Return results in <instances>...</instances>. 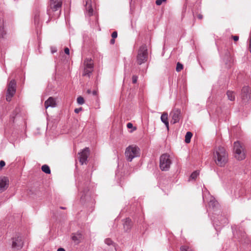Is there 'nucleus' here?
I'll use <instances>...</instances> for the list:
<instances>
[{
  "label": "nucleus",
  "instance_id": "f257e3e1",
  "mask_svg": "<svg viewBox=\"0 0 251 251\" xmlns=\"http://www.w3.org/2000/svg\"><path fill=\"white\" fill-rule=\"evenodd\" d=\"M213 158L217 166L224 167L228 161V153L224 147L219 146L214 150Z\"/></svg>",
  "mask_w": 251,
  "mask_h": 251
},
{
  "label": "nucleus",
  "instance_id": "f03ea898",
  "mask_svg": "<svg viewBox=\"0 0 251 251\" xmlns=\"http://www.w3.org/2000/svg\"><path fill=\"white\" fill-rule=\"evenodd\" d=\"M62 0H50V6L47 9V13L49 16L53 14L55 18L59 17L61 13Z\"/></svg>",
  "mask_w": 251,
  "mask_h": 251
},
{
  "label": "nucleus",
  "instance_id": "7ed1b4c3",
  "mask_svg": "<svg viewBox=\"0 0 251 251\" xmlns=\"http://www.w3.org/2000/svg\"><path fill=\"white\" fill-rule=\"evenodd\" d=\"M125 154L126 160L131 162L133 158L140 156V150L136 145H130L126 148Z\"/></svg>",
  "mask_w": 251,
  "mask_h": 251
},
{
  "label": "nucleus",
  "instance_id": "20e7f679",
  "mask_svg": "<svg viewBox=\"0 0 251 251\" xmlns=\"http://www.w3.org/2000/svg\"><path fill=\"white\" fill-rule=\"evenodd\" d=\"M148 52L147 47L146 45H142L138 50L137 55V62L141 65L147 61Z\"/></svg>",
  "mask_w": 251,
  "mask_h": 251
},
{
  "label": "nucleus",
  "instance_id": "39448f33",
  "mask_svg": "<svg viewBox=\"0 0 251 251\" xmlns=\"http://www.w3.org/2000/svg\"><path fill=\"white\" fill-rule=\"evenodd\" d=\"M234 151L235 157L237 159L242 160L245 158L246 156L244 147L239 142H234Z\"/></svg>",
  "mask_w": 251,
  "mask_h": 251
},
{
  "label": "nucleus",
  "instance_id": "423d86ee",
  "mask_svg": "<svg viewBox=\"0 0 251 251\" xmlns=\"http://www.w3.org/2000/svg\"><path fill=\"white\" fill-rule=\"evenodd\" d=\"M84 69L82 72V76L90 77V74L93 71V62L91 58H86L83 63Z\"/></svg>",
  "mask_w": 251,
  "mask_h": 251
},
{
  "label": "nucleus",
  "instance_id": "0eeeda50",
  "mask_svg": "<svg viewBox=\"0 0 251 251\" xmlns=\"http://www.w3.org/2000/svg\"><path fill=\"white\" fill-rule=\"evenodd\" d=\"M171 160L167 154H162L160 158V168L162 171H167L170 167Z\"/></svg>",
  "mask_w": 251,
  "mask_h": 251
},
{
  "label": "nucleus",
  "instance_id": "6e6552de",
  "mask_svg": "<svg viewBox=\"0 0 251 251\" xmlns=\"http://www.w3.org/2000/svg\"><path fill=\"white\" fill-rule=\"evenodd\" d=\"M16 81L15 79H12L9 83L6 95V100L8 101L11 100L12 97L14 95L16 92Z\"/></svg>",
  "mask_w": 251,
  "mask_h": 251
},
{
  "label": "nucleus",
  "instance_id": "1a4fd4ad",
  "mask_svg": "<svg viewBox=\"0 0 251 251\" xmlns=\"http://www.w3.org/2000/svg\"><path fill=\"white\" fill-rule=\"evenodd\" d=\"M90 151L88 148H85L80 152L78 153V159L81 165L86 164L87 158L90 154Z\"/></svg>",
  "mask_w": 251,
  "mask_h": 251
},
{
  "label": "nucleus",
  "instance_id": "9d476101",
  "mask_svg": "<svg viewBox=\"0 0 251 251\" xmlns=\"http://www.w3.org/2000/svg\"><path fill=\"white\" fill-rule=\"evenodd\" d=\"M24 245V242L22 237L16 236L12 238V247L17 250L21 249Z\"/></svg>",
  "mask_w": 251,
  "mask_h": 251
},
{
  "label": "nucleus",
  "instance_id": "9b49d317",
  "mask_svg": "<svg viewBox=\"0 0 251 251\" xmlns=\"http://www.w3.org/2000/svg\"><path fill=\"white\" fill-rule=\"evenodd\" d=\"M9 186V179L7 177H0V193L3 192Z\"/></svg>",
  "mask_w": 251,
  "mask_h": 251
},
{
  "label": "nucleus",
  "instance_id": "f8f14e48",
  "mask_svg": "<svg viewBox=\"0 0 251 251\" xmlns=\"http://www.w3.org/2000/svg\"><path fill=\"white\" fill-rule=\"evenodd\" d=\"M242 99L245 101H247L251 98V90L248 86H245L242 90Z\"/></svg>",
  "mask_w": 251,
  "mask_h": 251
},
{
  "label": "nucleus",
  "instance_id": "ddd939ff",
  "mask_svg": "<svg viewBox=\"0 0 251 251\" xmlns=\"http://www.w3.org/2000/svg\"><path fill=\"white\" fill-rule=\"evenodd\" d=\"M45 107L47 109L49 107H54L56 106V100L55 98L50 97L45 102Z\"/></svg>",
  "mask_w": 251,
  "mask_h": 251
},
{
  "label": "nucleus",
  "instance_id": "4468645a",
  "mask_svg": "<svg viewBox=\"0 0 251 251\" xmlns=\"http://www.w3.org/2000/svg\"><path fill=\"white\" fill-rule=\"evenodd\" d=\"M133 226L131 220L129 218H126L124 223V229L126 232H128Z\"/></svg>",
  "mask_w": 251,
  "mask_h": 251
},
{
  "label": "nucleus",
  "instance_id": "2eb2a0df",
  "mask_svg": "<svg viewBox=\"0 0 251 251\" xmlns=\"http://www.w3.org/2000/svg\"><path fill=\"white\" fill-rule=\"evenodd\" d=\"M85 8L86 9V15L89 16L93 15V10L92 7L91 0H86Z\"/></svg>",
  "mask_w": 251,
  "mask_h": 251
},
{
  "label": "nucleus",
  "instance_id": "dca6fc26",
  "mask_svg": "<svg viewBox=\"0 0 251 251\" xmlns=\"http://www.w3.org/2000/svg\"><path fill=\"white\" fill-rule=\"evenodd\" d=\"M224 61L225 62L226 67L227 68H229L233 64L234 59L232 56L228 54H227L226 56Z\"/></svg>",
  "mask_w": 251,
  "mask_h": 251
},
{
  "label": "nucleus",
  "instance_id": "f3484780",
  "mask_svg": "<svg viewBox=\"0 0 251 251\" xmlns=\"http://www.w3.org/2000/svg\"><path fill=\"white\" fill-rule=\"evenodd\" d=\"M6 35V31L4 28V21L2 18H0V38H4Z\"/></svg>",
  "mask_w": 251,
  "mask_h": 251
},
{
  "label": "nucleus",
  "instance_id": "a211bd4d",
  "mask_svg": "<svg viewBox=\"0 0 251 251\" xmlns=\"http://www.w3.org/2000/svg\"><path fill=\"white\" fill-rule=\"evenodd\" d=\"M72 240L76 244L79 243L82 239V235L80 233H74L72 236Z\"/></svg>",
  "mask_w": 251,
  "mask_h": 251
},
{
  "label": "nucleus",
  "instance_id": "6ab92c4d",
  "mask_svg": "<svg viewBox=\"0 0 251 251\" xmlns=\"http://www.w3.org/2000/svg\"><path fill=\"white\" fill-rule=\"evenodd\" d=\"M161 121L164 123L167 128L169 129L168 115L166 112H164L161 116Z\"/></svg>",
  "mask_w": 251,
  "mask_h": 251
},
{
  "label": "nucleus",
  "instance_id": "aec40b11",
  "mask_svg": "<svg viewBox=\"0 0 251 251\" xmlns=\"http://www.w3.org/2000/svg\"><path fill=\"white\" fill-rule=\"evenodd\" d=\"M226 95L228 98V99L231 101H234L235 99V95L233 91H227L226 92Z\"/></svg>",
  "mask_w": 251,
  "mask_h": 251
},
{
  "label": "nucleus",
  "instance_id": "412c9836",
  "mask_svg": "<svg viewBox=\"0 0 251 251\" xmlns=\"http://www.w3.org/2000/svg\"><path fill=\"white\" fill-rule=\"evenodd\" d=\"M39 12L36 11L34 14V23L37 26L40 25V19H39Z\"/></svg>",
  "mask_w": 251,
  "mask_h": 251
},
{
  "label": "nucleus",
  "instance_id": "4be33fe9",
  "mask_svg": "<svg viewBox=\"0 0 251 251\" xmlns=\"http://www.w3.org/2000/svg\"><path fill=\"white\" fill-rule=\"evenodd\" d=\"M192 135L193 134L190 131L186 133L185 137V141L186 143H189L190 142Z\"/></svg>",
  "mask_w": 251,
  "mask_h": 251
},
{
  "label": "nucleus",
  "instance_id": "5701e85b",
  "mask_svg": "<svg viewBox=\"0 0 251 251\" xmlns=\"http://www.w3.org/2000/svg\"><path fill=\"white\" fill-rule=\"evenodd\" d=\"M42 171L44 172V173L50 174V167L47 165H44L42 166Z\"/></svg>",
  "mask_w": 251,
  "mask_h": 251
},
{
  "label": "nucleus",
  "instance_id": "b1692460",
  "mask_svg": "<svg viewBox=\"0 0 251 251\" xmlns=\"http://www.w3.org/2000/svg\"><path fill=\"white\" fill-rule=\"evenodd\" d=\"M199 175V171H195L192 173L190 176V179L195 180Z\"/></svg>",
  "mask_w": 251,
  "mask_h": 251
},
{
  "label": "nucleus",
  "instance_id": "393cba45",
  "mask_svg": "<svg viewBox=\"0 0 251 251\" xmlns=\"http://www.w3.org/2000/svg\"><path fill=\"white\" fill-rule=\"evenodd\" d=\"M177 113L176 114H174V117H173V118H174V124L178 122V120H179V115L180 114V111H177Z\"/></svg>",
  "mask_w": 251,
  "mask_h": 251
},
{
  "label": "nucleus",
  "instance_id": "a878e982",
  "mask_svg": "<svg viewBox=\"0 0 251 251\" xmlns=\"http://www.w3.org/2000/svg\"><path fill=\"white\" fill-rule=\"evenodd\" d=\"M126 126L128 128L132 129V130L130 131V132H132L133 131H134L137 129V128L135 126H133V124L131 123H128L127 124Z\"/></svg>",
  "mask_w": 251,
  "mask_h": 251
},
{
  "label": "nucleus",
  "instance_id": "bb28decb",
  "mask_svg": "<svg viewBox=\"0 0 251 251\" xmlns=\"http://www.w3.org/2000/svg\"><path fill=\"white\" fill-rule=\"evenodd\" d=\"M180 250L181 251H194L192 249L186 246H182Z\"/></svg>",
  "mask_w": 251,
  "mask_h": 251
},
{
  "label": "nucleus",
  "instance_id": "cd10ccee",
  "mask_svg": "<svg viewBox=\"0 0 251 251\" xmlns=\"http://www.w3.org/2000/svg\"><path fill=\"white\" fill-rule=\"evenodd\" d=\"M77 102L79 104H83L84 103V100L83 97L79 96L77 99Z\"/></svg>",
  "mask_w": 251,
  "mask_h": 251
},
{
  "label": "nucleus",
  "instance_id": "c85d7f7f",
  "mask_svg": "<svg viewBox=\"0 0 251 251\" xmlns=\"http://www.w3.org/2000/svg\"><path fill=\"white\" fill-rule=\"evenodd\" d=\"M183 69V65L179 62H178L176 65V71L177 72L180 71Z\"/></svg>",
  "mask_w": 251,
  "mask_h": 251
},
{
  "label": "nucleus",
  "instance_id": "c756f323",
  "mask_svg": "<svg viewBox=\"0 0 251 251\" xmlns=\"http://www.w3.org/2000/svg\"><path fill=\"white\" fill-rule=\"evenodd\" d=\"M105 243L108 245H111L113 244V241L110 238H107L105 240Z\"/></svg>",
  "mask_w": 251,
  "mask_h": 251
},
{
  "label": "nucleus",
  "instance_id": "7c9ffc66",
  "mask_svg": "<svg viewBox=\"0 0 251 251\" xmlns=\"http://www.w3.org/2000/svg\"><path fill=\"white\" fill-rule=\"evenodd\" d=\"M166 0H156L155 3L157 5H160L163 2L166 1Z\"/></svg>",
  "mask_w": 251,
  "mask_h": 251
},
{
  "label": "nucleus",
  "instance_id": "2f4dec72",
  "mask_svg": "<svg viewBox=\"0 0 251 251\" xmlns=\"http://www.w3.org/2000/svg\"><path fill=\"white\" fill-rule=\"evenodd\" d=\"M249 51L251 53V31L250 34V39H249Z\"/></svg>",
  "mask_w": 251,
  "mask_h": 251
},
{
  "label": "nucleus",
  "instance_id": "473e14b6",
  "mask_svg": "<svg viewBox=\"0 0 251 251\" xmlns=\"http://www.w3.org/2000/svg\"><path fill=\"white\" fill-rule=\"evenodd\" d=\"M117 35H118V34H117V31H114L112 32V34H111V36L112 37V38H116L117 37Z\"/></svg>",
  "mask_w": 251,
  "mask_h": 251
},
{
  "label": "nucleus",
  "instance_id": "72a5a7b5",
  "mask_svg": "<svg viewBox=\"0 0 251 251\" xmlns=\"http://www.w3.org/2000/svg\"><path fill=\"white\" fill-rule=\"evenodd\" d=\"M51 52L52 53H54L57 51V49L55 47H51L50 48Z\"/></svg>",
  "mask_w": 251,
  "mask_h": 251
},
{
  "label": "nucleus",
  "instance_id": "f704fd0d",
  "mask_svg": "<svg viewBox=\"0 0 251 251\" xmlns=\"http://www.w3.org/2000/svg\"><path fill=\"white\" fill-rule=\"evenodd\" d=\"M5 165V163L4 161L1 160L0 161V168L1 169Z\"/></svg>",
  "mask_w": 251,
  "mask_h": 251
},
{
  "label": "nucleus",
  "instance_id": "c9c22d12",
  "mask_svg": "<svg viewBox=\"0 0 251 251\" xmlns=\"http://www.w3.org/2000/svg\"><path fill=\"white\" fill-rule=\"evenodd\" d=\"M64 52L67 54H69L70 53V50L68 48H65L64 49Z\"/></svg>",
  "mask_w": 251,
  "mask_h": 251
},
{
  "label": "nucleus",
  "instance_id": "e433bc0d",
  "mask_svg": "<svg viewBox=\"0 0 251 251\" xmlns=\"http://www.w3.org/2000/svg\"><path fill=\"white\" fill-rule=\"evenodd\" d=\"M232 38H233V39L235 41H238L239 40V37L238 36H236V35L232 36Z\"/></svg>",
  "mask_w": 251,
  "mask_h": 251
},
{
  "label": "nucleus",
  "instance_id": "4c0bfd02",
  "mask_svg": "<svg viewBox=\"0 0 251 251\" xmlns=\"http://www.w3.org/2000/svg\"><path fill=\"white\" fill-rule=\"evenodd\" d=\"M81 110H82V108H76L75 109V112L76 113H78Z\"/></svg>",
  "mask_w": 251,
  "mask_h": 251
},
{
  "label": "nucleus",
  "instance_id": "58836bf2",
  "mask_svg": "<svg viewBox=\"0 0 251 251\" xmlns=\"http://www.w3.org/2000/svg\"><path fill=\"white\" fill-rule=\"evenodd\" d=\"M197 18L200 19V20H201L202 19V15L201 14H199L197 15Z\"/></svg>",
  "mask_w": 251,
  "mask_h": 251
},
{
  "label": "nucleus",
  "instance_id": "ea45409f",
  "mask_svg": "<svg viewBox=\"0 0 251 251\" xmlns=\"http://www.w3.org/2000/svg\"><path fill=\"white\" fill-rule=\"evenodd\" d=\"M115 38H112L110 40V43L111 44H114L115 43Z\"/></svg>",
  "mask_w": 251,
  "mask_h": 251
},
{
  "label": "nucleus",
  "instance_id": "a19ab883",
  "mask_svg": "<svg viewBox=\"0 0 251 251\" xmlns=\"http://www.w3.org/2000/svg\"><path fill=\"white\" fill-rule=\"evenodd\" d=\"M93 93V94L94 95H97L98 92H97V91H96V90H94V91H93V93Z\"/></svg>",
  "mask_w": 251,
  "mask_h": 251
},
{
  "label": "nucleus",
  "instance_id": "79ce46f5",
  "mask_svg": "<svg viewBox=\"0 0 251 251\" xmlns=\"http://www.w3.org/2000/svg\"><path fill=\"white\" fill-rule=\"evenodd\" d=\"M57 251H65V250L63 248H60L57 250Z\"/></svg>",
  "mask_w": 251,
  "mask_h": 251
},
{
  "label": "nucleus",
  "instance_id": "37998d69",
  "mask_svg": "<svg viewBox=\"0 0 251 251\" xmlns=\"http://www.w3.org/2000/svg\"><path fill=\"white\" fill-rule=\"evenodd\" d=\"M137 79H132V83H133V84L136 83L137 82Z\"/></svg>",
  "mask_w": 251,
  "mask_h": 251
},
{
  "label": "nucleus",
  "instance_id": "c03bdc74",
  "mask_svg": "<svg viewBox=\"0 0 251 251\" xmlns=\"http://www.w3.org/2000/svg\"><path fill=\"white\" fill-rule=\"evenodd\" d=\"M87 92L88 94H90L91 93V91L90 90H88Z\"/></svg>",
  "mask_w": 251,
  "mask_h": 251
},
{
  "label": "nucleus",
  "instance_id": "a18cd8bd",
  "mask_svg": "<svg viewBox=\"0 0 251 251\" xmlns=\"http://www.w3.org/2000/svg\"><path fill=\"white\" fill-rule=\"evenodd\" d=\"M132 78L136 79V78H137V76H136L133 75V76H132Z\"/></svg>",
  "mask_w": 251,
  "mask_h": 251
},
{
  "label": "nucleus",
  "instance_id": "49530a36",
  "mask_svg": "<svg viewBox=\"0 0 251 251\" xmlns=\"http://www.w3.org/2000/svg\"><path fill=\"white\" fill-rule=\"evenodd\" d=\"M193 15L194 18H195V17H196V15H195V14H194V13H193Z\"/></svg>",
  "mask_w": 251,
  "mask_h": 251
}]
</instances>
